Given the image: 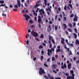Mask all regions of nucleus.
Masks as SVG:
<instances>
[{"label": "nucleus", "instance_id": "19", "mask_svg": "<svg viewBox=\"0 0 79 79\" xmlns=\"http://www.w3.org/2000/svg\"><path fill=\"white\" fill-rule=\"evenodd\" d=\"M52 39H53V37L51 36H50V35H49V40H52Z\"/></svg>", "mask_w": 79, "mask_h": 79}, {"label": "nucleus", "instance_id": "46", "mask_svg": "<svg viewBox=\"0 0 79 79\" xmlns=\"http://www.w3.org/2000/svg\"><path fill=\"white\" fill-rule=\"evenodd\" d=\"M52 23H53V22H52V21H49V24H52Z\"/></svg>", "mask_w": 79, "mask_h": 79}, {"label": "nucleus", "instance_id": "5", "mask_svg": "<svg viewBox=\"0 0 79 79\" xmlns=\"http://www.w3.org/2000/svg\"><path fill=\"white\" fill-rule=\"evenodd\" d=\"M23 16L25 17V19L26 21H27L29 19H30V16L28 15H27V14H25V15H24Z\"/></svg>", "mask_w": 79, "mask_h": 79}, {"label": "nucleus", "instance_id": "57", "mask_svg": "<svg viewBox=\"0 0 79 79\" xmlns=\"http://www.w3.org/2000/svg\"><path fill=\"white\" fill-rule=\"evenodd\" d=\"M26 44L27 45H29V41L28 40L27 41Z\"/></svg>", "mask_w": 79, "mask_h": 79}, {"label": "nucleus", "instance_id": "20", "mask_svg": "<svg viewBox=\"0 0 79 79\" xmlns=\"http://www.w3.org/2000/svg\"><path fill=\"white\" fill-rule=\"evenodd\" d=\"M44 2L45 4V6H47V0H44Z\"/></svg>", "mask_w": 79, "mask_h": 79}, {"label": "nucleus", "instance_id": "26", "mask_svg": "<svg viewBox=\"0 0 79 79\" xmlns=\"http://www.w3.org/2000/svg\"><path fill=\"white\" fill-rule=\"evenodd\" d=\"M52 61H55V57H53L52 58Z\"/></svg>", "mask_w": 79, "mask_h": 79}, {"label": "nucleus", "instance_id": "22", "mask_svg": "<svg viewBox=\"0 0 79 79\" xmlns=\"http://www.w3.org/2000/svg\"><path fill=\"white\" fill-rule=\"evenodd\" d=\"M61 51V50L60 49H56V53H58L59 52H60Z\"/></svg>", "mask_w": 79, "mask_h": 79}, {"label": "nucleus", "instance_id": "37", "mask_svg": "<svg viewBox=\"0 0 79 79\" xmlns=\"http://www.w3.org/2000/svg\"><path fill=\"white\" fill-rule=\"evenodd\" d=\"M74 31H75L76 33H77V28H74Z\"/></svg>", "mask_w": 79, "mask_h": 79}, {"label": "nucleus", "instance_id": "30", "mask_svg": "<svg viewBox=\"0 0 79 79\" xmlns=\"http://www.w3.org/2000/svg\"><path fill=\"white\" fill-rule=\"evenodd\" d=\"M68 5L69 6H70V7L71 8H73V6H72V5L70 4H69Z\"/></svg>", "mask_w": 79, "mask_h": 79}, {"label": "nucleus", "instance_id": "17", "mask_svg": "<svg viewBox=\"0 0 79 79\" xmlns=\"http://www.w3.org/2000/svg\"><path fill=\"white\" fill-rule=\"evenodd\" d=\"M39 6L38 3L36 2V5L34 7L35 8H37V7H38Z\"/></svg>", "mask_w": 79, "mask_h": 79}, {"label": "nucleus", "instance_id": "61", "mask_svg": "<svg viewBox=\"0 0 79 79\" xmlns=\"http://www.w3.org/2000/svg\"><path fill=\"white\" fill-rule=\"evenodd\" d=\"M41 1L40 0H39L37 2H36V3H38L40 2Z\"/></svg>", "mask_w": 79, "mask_h": 79}, {"label": "nucleus", "instance_id": "35", "mask_svg": "<svg viewBox=\"0 0 79 79\" xmlns=\"http://www.w3.org/2000/svg\"><path fill=\"white\" fill-rule=\"evenodd\" d=\"M44 77H45V79H48V77H47V76H46V75H44Z\"/></svg>", "mask_w": 79, "mask_h": 79}, {"label": "nucleus", "instance_id": "60", "mask_svg": "<svg viewBox=\"0 0 79 79\" xmlns=\"http://www.w3.org/2000/svg\"><path fill=\"white\" fill-rule=\"evenodd\" d=\"M69 45H70L71 47H73V46H74L73 44H69Z\"/></svg>", "mask_w": 79, "mask_h": 79}, {"label": "nucleus", "instance_id": "43", "mask_svg": "<svg viewBox=\"0 0 79 79\" xmlns=\"http://www.w3.org/2000/svg\"><path fill=\"white\" fill-rule=\"evenodd\" d=\"M76 23L74 22L73 23V27H75V26H76Z\"/></svg>", "mask_w": 79, "mask_h": 79}, {"label": "nucleus", "instance_id": "41", "mask_svg": "<svg viewBox=\"0 0 79 79\" xmlns=\"http://www.w3.org/2000/svg\"><path fill=\"white\" fill-rule=\"evenodd\" d=\"M5 2L4 1H0V3H4Z\"/></svg>", "mask_w": 79, "mask_h": 79}, {"label": "nucleus", "instance_id": "15", "mask_svg": "<svg viewBox=\"0 0 79 79\" xmlns=\"http://www.w3.org/2000/svg\"><path fill=\"white\" fill-rule=\"evenodd\" d=\"M75 44L76 45H77V44L79 45V40H76Z\"/></svg>", "mask_w": 79, "mask_h": 79}, {"label": "nucleus", "instance_id": "63", "mask_svg": "<svg viewBox=\"0 0 79 79\" xmlns=\"http://www.w3.org/2000/svg\"><path fill=\"white\" fill-rule=\"evenodd\" d=\"M50 79H54L53 77L51 76L50 77Z\"/></svg>", "mask_w": 79, "mask_h": 79}, {"label": "nucleus", "instance_id": "64", "mask_svg": "<svg viewBox=\"0 0 79 79\" xmlns=\"http://www.w3.org/2000/svg\"><path fill=\"white\" fill-rule=\"evenodd\" d=\"M57 48H58V49H60V46H58L57 47Z\"/></svg>", "mask_w": 79, "mask_h": 79}, {"label": "nucleus", "instance_id": "33", "mask_svg": "<svg viewBox=\"0 0 79 79\" xmlns=\"http://www.w3.org/2000/svg\"><path fill=\"white\" fill-rule=\"evenodd\" d=\"M73 16H74V14H71L70 15V18H73Z\"/></svg>", "mask_w": 79, "mask_h": 79}, {"label": "nucleus", "instance_id": "50", "mask_svg": "<svg viewBox=\"0 0 79 79\" xmlns=\"http://www.w3.org/2000/svg\"><path fill=\"white\" fill-rule=\"evenodd\" d=\"M55 79H61V77H55Z\"/></svg>", "mask_w": 79, "mask_h": 79}, {"label": "nucleus", "instance_id": "28", "mask_svg": "<svg viewBox=\"0 0 79 79\" xmlns=\"http://www.w3.org/2000/svg\"><path fill=\"white\" fill-rule=\"evenodd\" d=\"M63 20L64 21H65L66 20V18L65 17H64L63 18Z\"/></svg>", "mask_w": 79, "mask_h": 79}, {"label": "nucleus", "instance_id": "42", "mask_svg": "<svg viewBox=\"0 0 79 79\" xmlns=\"http://www.w3.org/2000/svg\"><path fill=\"white\" fill-rule=\"evenodd\" d=\"M76 63L77 65L79 63V60H78L77 61H76Z\"/></svg>", "mask_w": 79, "mask_h": 79}, {"label": "nucleus", "instance_id": "52", "mask_svg": "<svg viewBox=\"0 0 79 79\" xmlns=\"http://www.w3.org/2000/svg\"><path fill=\"white\" fill-rule=\"evenodd\" d=\"M14 11H17V9H13Z\"/></svg>", "mask_w": 79, "mask_h": 79}, {"label": "nucleus", "instance_id": "55", "mask_svg": "<svg viewBox=\"0 0 79 79\" xmlns=\"http://www.w3.org/2000/svg\"><path fill=\"white\" fill-rule=\"evenodd\" d=\"M5 5H6L5 4H1V6H5Z\"/></svg>", "mask_w": 79, "mask_h": 79}, {"label": "nucleus", "instance_id": "16", "mask_svg": "<svg viewBox=\"0 0 79 79\" xmlns=\"http://www.w3.org/2000/svg\"><path fill=\"white\" fill-rule=\"evenodd\" d=\"M73 35L74 36V39H77V35L76 33H73Z\"/></svg>", "mask_w": 79, "mask_h": 79}, {"label": "nucleus", "instance_id": "1", "mask_svg": "<svg viewBox=\"0 0 79 79\" xmlns=\"http://www.w3.org/2000/svg\"><path fill=\"white\" fill-rule=\"evenodd\" d=\"M55 50V49H54V48H51V50H50V49H47V55H48V56H50V54L51 55H52V51L53 52H54Z\"/></svg>", "mask_w": 79, "mask_h": 79}, {"label": "nucleus", "instance_id": "32", "mask_svg": "<svg viewBox=\"0 0 79 79\" xmlns=\"http://www.w3.org/2000/svg\"><path fill=\"white\" fill-rule=\"evenodd\" d=\"M52 43H53V44H55V40H54L52 39Z\"/></svg>", "mask_w": 79, "mask_h": 79}, {"label": "nucleus", "instance_id": "53", "mask_svg": "<svg viewBox=\"0 0 79 79\" xmlns=\"http://www.w3.org/2000/svg\"><path fill=\"white\" fill-rule=\"evenodd\" d=\"M43 44V46H46V44H45V43H42Z\"/></svg>", "mask_w": 79, "mask_h": 79}, {"label": "nucleus", "instance_id": "38", "mask_svg": "<svg viewBox=\"0 0 79 79\" xmlns=\"http://www.w3.org/2000/svg\"><path fill=\"white\" fill-rule=\"evenodd\" d=\"M29 36V35L27 34L26 35V39H27L28 38V37Z\"/></svg>", "mask_w": 79, "mask_h": 79}, {"label": "nucleus", "instance_id": "62", "mask_svg": "<svg viewBox=\"0 0 79 79\" xmlns=\"http://www.w3.org/2000/svg\"><path fill=\"white\" fill-rule=\"evenodd\" d=\"M9 6L10 8H13V6L11 4Z\"/></svg>", "mask_w": 79, "mask_h": 79}, {"label": "nucleus", "instance_id": "48", "mask_svg": "<svg viewBox=\"0 0 79 79\" xmlns=\"http://www.w3.org/2000/svg\"><path fill=\"white\" fill-rule=\"evenodd\" d=\"M60 17L61 18V19H62V18L63 17V15H62L61 14H60L59 15Z\"/></svg>", "mask_w": 79, "mask_h": 79}, {"label": "nucleus", "instance_id": "4", "mask_svg": "<svg viewBox=\"0 0 79 79\" xmlns=\"http://www.w3.org/2000/svg\"><path fill=\"white\" fill-rule=\"evenodd\" d=\"M31 34L34 37H37L38 35V33L34 32V30L31 31Z\"/></svg>", "mask_w": 79, "mask_h": 79}, {"label": "nucleus", "instance_id": "31", "mask_svg": "<svg viewBox=\"0 0 79 79\" xmlns=\"http://www.w3.org/2000/svg\"><path fill=\"white\" fill-rule=\"evenodd\" d=\"M43 46L42 45H41L39 47V49H40L41 48H43Z\"/></svg>", "mask_w": 79, "mask_h": 79}, {"label": "nucleus", "instance_id": "58", "mask_svg": "<svg viewBox=\"0 0 79 79\" xmlns=\"http://www.w3.org/2000/svg\"><path fill=\"white\" fill-rule=\"evenodd\" d=\"M44 9H41V10H39V12H40V13H41V12H42V11Z\"/></svg>", "mask_w": 79, "mask_h": 79}, {"label": "nucleus", "instance_id": "36", "mask_svg": "<svg viewBox=\"0 0 79 79\" xmlns=\"http://www.w3.org/2000/svg\"><path fill=\"white\" fill-rule=\"evenodd\" d=\"M43 58H44V56H41V59H40L41 61H43Z\"/></svg>", "mask_w": 79, "mask_h": 79}, {"label": "nucleus", "instance_id": "21", "mask_svg": "<svg viewBox=\"0 0 79 79\" xmlns=\"http://www.w3.org/2000/svg\"><path fill=\"white\" fill-rule=\"evenodd\" d=\"M44 35L43 34H41V35L40 36V39H43V38H44Z\"/></svg>", "mask_w": 79, "mask_h": 79}, {"label": "nucleus", "instance_id": "40", "mask_svg": "<svg viewBox=\"0 0 79 79\" xmlns=\"http://www.w3.org/2000/svg\"><path fill=\"white\" fill-rule=\"evenodd\" d=\"M2 16H5L6 17V14H4V13H2Z\"/></svg>", "mask_w": 79, "mask_h": 79}, {"label": "nucleus", "instance_id": "47", "mask_svg": "<svg viewBox=\"0 0 79 79\" xmlns=\"http://www.w3.org/2000/svg\"><path fill=\"white\" fill-rule=\"evenodd\" d=\"M35 40H36L37 41H40V40H39V39L38 38H35Z\"/></svg>", "mask_w": 79, "mask_h": 79}, {"label": "nucleus", "instance_id": "59", "mask_svg": "<svg viewBox=\"0 0 79 79\" xmlns=\"http://www.w3.org/2000/svg\"><path fill=\"white\" fill-rule=\"evenodd\" d=\"M64 10H66V6H65L64 7Z\"/></svg>", "mask_w": 79, "mask_h": 79}, {"label": "nucleus", "instance_id": "49", "mask_svg": "<svg viewBox=\"0 0 79 79\" xmlns=\"http://www.w3.org/2000/svg\"><path fill=\"white\" fill-rule=\"evenodd\" d=\"M34 19L35 22L37 21V17H35V18H34Z\"/></svg>", "mask_w": 79, "mask_h": 79}, {"label": "nucleus", "instance_id": "39", "mask_svg": "<svg viewBox=\"0 0 79 79\" xmlns=\"http://www.w3.org/2000/svg\"><path fill=\"white\" fill-rule=\"evenodd\" d=\"M58 17V16L57 15H56V16L55 17V20L56 21V19H57V18Z\"/></svg>", "mask_w": 79, "mask_h": 79}, {"label": "nucleus", "instance_id": "6", "mask_svg": "<svg viewBox=\"0 0 79 79\" xmlns=\"http://www.w3.org/2000/svg\"><path fill=\"white\" fill-rule=\"evenodd\" d=\"M74 18L73 19V21L74 22H75L76 21H77V19L78 18V17L77 16V15L76 14H75L74 15Z\"/></svg>", "mask_w": 79, "mask_h": 79}, {"label": "nucleus", "instance_id": "3", "mask_svg": "<svg viewBox=\"0 0 79 79\" xmlns=\"http://www.w3.org/2000/svg\"><path fill=\"white\" fill-rule=\"evenodd\" d=\"M39 70L40 71H39V73L40 75H42V74H44L45 73L44 70V69H42V68H40Z\"/></svg>", "mask_w": 79, "mask_h": 79}, {"label": "nucleus", "instance_id": "11", "mask_svg": "<svg viewBox=\"0 0 79 79\" xmlns=\"http://www.w3.org/2000/svg\"><path fill=\"white\" fill-rule=\"evenodd\" d=\"M70 73L72 74V76H75V75L74 74V71L73 70H71L70 71Z\"/></svg>", "mask_w": 79, "mask_h": 79}, {"label": "nucleus", "instance_id": "23", "mask_svg": "<svg viewBox=\"0 0 79 79\" xmlns=\"http://www.w3.org/2000/svg\"><path fill=\"white\" fill-rule=\"evenodd\" d=\"M69 26L70 27H71V28H72V27H73V25H72L71 23H69Z\"/></svg>", "mask_w": 79, "mask_h": 79}, {"label": "nucleus", "instance_id": "56", "mask_svg": "<svg viewBox=\"0 0 79 79\" xmlns=\"http://www.w3.org/2000/svg\"><path fill=\"white\" fill-rule=\"evenodd\" d=\"M53 72V73H57V72L55 71V70H52Z\"/></svg>", "mask_w": 79, "mask_h": 79}, {"label": "nucleus", "instance_id": "27", "mask_svg": "<svg viewBox=\"0 0 79 79\" xmlns=\"http://www.w3.org/2000/svg\"><path fill=\"white\" fill-rule=\"evenodd\" d=\"M58 30V26L57 25H56L55 26V30L56 31Z\"/></svg>", "mask_w": 79, "mask_h": 79}, {"label": "nucleus", "instance_id": "7", "mask_svg": "<svg viewBox=\"0 0 79 79\" xmlns=\"http://www.w3.org/2000/svg\"><path fill=\"white\" fill-rule=\"evenodd\" d=\"M61 68L63 69H64V68H65V69L67 68V66H66V64L65 63L64 64V66H61Z\"/></svg>", "mask_w": 79, "mask_h": 79}, {"label": "nucleus", "instance_id": "34", "mask_svg": "<svg viewBox=\"0 0 79 79\" xmlns=\"http://www.w3.org/2000/svg\"><path fill=\"white\" fill-rule=\"evenodd\" d=\"M14 8H18V6L17 5H15L14 6Z\"/></svg>", "mask_w": 79, "mask_h": 79}, {"label": "nucleus", "instance_id": "44", "mask_svg": "<svg viewBox=\"0 0 79 79\" xmlns=\"http://www.w3.org/2000/svg\"><path fill=\"white\" fill-rule=\"evenodd\" d=\"M34 15L35 16H37V14L35 12L34 13Z\"/></svg>", "mask_w": 79, "mask_h": 79}, {"label": "nucleus", "instance_id": "2", "mask_svg": "<svg viewBox=\"0 0 79 79\" xmlns=\"http://www.w3.org/2000/svg\"><path fill=\"white\" fill-rule=\"evenodd\" d=\"M38 22L39 23L38 26L40 28H41V25L40 24V23H41V22L42 21V19H41V17L40 16H38Z\"/></svg>", "mask_w": 79, "mask_h": 79}, {"label": "nucleus", "instance_id": "51", "mask_svg": "<svg viewBox=\"0 0 79 79\" xmlns=\"http://www.w3.org/2000/svg\"><path fill=\"white\" fill-rule=\"evenodd\" d=\"M73 61H76V57H75L73 58Z\"/></svg>", "mask_w": 79, "mask_h": 79}, {"label": "nucleus", "instance_id": "24", "mask_svg": "<svg viewBox=\"0 0 79 79\" xmlns=\"http://www.w3.org/2000/svg\"><path fill=\"white\" fill-rule=\"evenodd\" d=\"M48 28L50 31H52V29H51V26L50 25H48Z\"/></svg>", "mask_w": 79, "mask_h": 79}, {"label": "nucleus", "instance_id": "9", "mask_svg": "<svg viewBox=\"0 0 79 79\" xmlns=\"http://www.w3.org/2000/svg\"><path fill=\"white\" fill-rule=\"evenodd\" d=\"M17 5L19 6V8L21 6V3H20V1H19V0H17Z\"/></svg>", "mask_w": 79, "mask_h": 79}, {"label": "nucleus", "instance_id": "18", "mask_svg": "<svg viewBox=\"0 0 79 79\" xmlns=\"http://www.w3.org/2000/svg\"><path fill=\"white\" fill-rule=\"evenodd\" d=\"M63 73H64V75H65L66 76H69V73H64V72H63Z\"/></svg>", "mask_w": 79, "mask_h": 79}, {"label": "nucleus", "instance_id": "29", "mask_svg": "<svg viewBox=\"0 0 79 79\" xmlns=\"http://www.w3.org/2000/svg\"><path fill=\"white\" fill-rule=\"evenodd\" d=\"M29 23L30 24H31V23H33L34 22H33V21H32V20H30L29 21Z\"/></svg>", "mask_w": 79, "mask_h": 79}, {"label": "nucleus", "instance_id": "13", "mask_svg": "<svg viewBox=\"0 0 79 79\" xmlns=\"http://www.w3.org/2000/svg\"><path fill=\"white\" fill-rule=\"evenodd\" d=\"M52 67L53 69H56V65L53 64L52 65Z\"/></svg>", "mask_w": 79, "mask_h": 79}, {"label": "nucleus", "instance_id": "12", "mask_svg": "<svg viewBox=\"0 0 79 79\" xmlns=\"http://www.w3.org/2000/svg\"><path fill=\"white\" fill-rule=\"evenodd\" d=\"M72 64L71 63L69 64H68V68L69 69H71V67Z\"/></svg>", "mask_w": 79, "mask_h": 79}, {"label": "nucleus", "instance_id": "14", "mask_svg": "<svg viewBox=\"0 0 79 79\" xmlns=\"http://www.w3.org/2000/svg\"><path fill=\"white\" fill-rule=\"evenodd\" d=\"M63 26L64 27V29L65 30L67 28V26H66V25L64 23L63 24Z\"/></svg>", "mask_w": 79, "mask_h": 79}, {"label": "nucleus", "instance_id": "45", "mask_svg": "<svg viewBox=\"0 0 79 79\" xmlns=\"http://www.w3.org/2000/svg\"><path fill=\"white\" fill-rule=\"evenodd\" d=\"M44 65L45 67H48V66L47 65V64H44Z\"/></svg>", "mask_w": 79, "mask_h": 79}, {"label": "nucleus", "instance_id": "54", "mask_svg": "<svg viewBox=\"0 0 79 79\" xmlns=\"http://www.w3.org/2000/svg\"><path fill=\"white\" fill-rule=\"evenodd\" d=\"M41 53L42 55H44V51H42L41 52Z\"/></svg>", "mask_w": 79, "mask_h": 79}, {"label": "nucleus", "instance_id": "25", "mask_svg": "<svg viewBox=\"0 0 79 79\" xmlns=\"http://www.w3.org/2000/svg\"><path fill=\"white\" fill-rule=\"evenodd\" d=\"M67 30L69 31V32H72V30L71 29L69 28H68L67 29Z\"/></svg>", "mask_w": 79, "mask_h": 79}, {"label": "nucleus", "instance_id": "10", "mask_svg": "<svg viewBox=\"0 0 79 79\" xmlns=\"http://www.w3.org/2000/svg\"><path fill=\"white\" fill-rule=\"evenodd\" d=\"M64 39L63 38H62V40L61 41V42L62 44L63 45H64Z\"/></svg>", "mask_w": 79, "mask_h": 79}, {"label": "nucleus", "instance_id": "8", "mask_svg": "<svg viewBox=\"0 0 79 79\" xmlns=\"http://www.w3.org/2000/svg\"><path fill=\"white\" fill-rule=\"evenodd\" d=\"M72 77L71 76H69L67 77V78L68 79H74V76H72Z\"/></svg>", "mask_w": 79, "mask_h": 79}]
</instances>
